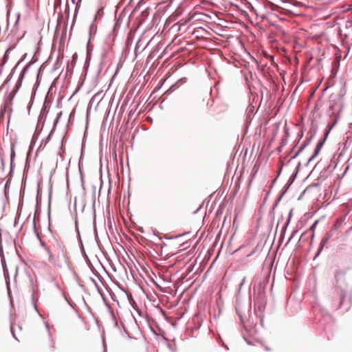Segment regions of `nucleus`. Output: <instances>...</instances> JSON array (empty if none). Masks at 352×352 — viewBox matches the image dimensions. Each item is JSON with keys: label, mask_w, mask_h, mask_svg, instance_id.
<instances>
[{"label": "nucleus", "mask_w": 352, "mask_h": 352, "mask_svg": "<svg viewBox=\"0 0 352 352\" xmlns=\"http://www.w3.org/2000/svg\"><path fill=\"white\" fill-rule=\"evenodd\" d=\"M196 38H205L210 35V33L203 28H197L192 32Z\"/></svg>", "instance_id": "f03ea898"}, {"label": "nucleus", "mask_w": 352, "mask_h": 352, "mask_svg": "<svg viewBox=\"0 0 352 352\" xmlns=\"http://www.w3.org/2000/svg\"><path fill=\"white\" fill-rule=\"evenodd\" d=\"M3 272L5 275L8 273V270L5 265H3Z\"/></svg>", "instance_id": "9b49d317"}, {"label": "nucleus", "mask_w": 352, "mask_h": 352, "mask_svg": "<svg viewBox=\"0 0 352 352\" xmlns=\"http://www.w3.org/2000/svg\"><path fill=\"white\" fill-rule=\"evenodd\" d=\"M212 27H216V28H218V25L219 24L218 23H210Z\"/></svg>", "instance_id": "9d476101"}, {"label": "nucleus", "mask_w": 352, "mask_h": 352, "mask_svg": "<svg viewBox=\"0 0 352 352\" xmlns=\"http://www.w3.org/2000/svg\"><path fill=\"white\" fill-rule=\"evenodd\" d=\"M14 91H12L11 92V94H12V97H13V96H14Z\"/></svg>", "instance_id": "ddd939ff"}, {"label": "nucleus", "mask_w": 352, "mask_h": 352, "mask_svg": "<svg viewBox=\"0 0 352 352\" xmlns=\"http://www.w3.org/2000/svg\"><path fill=\"white\" fill-rule=\"evenodd\" d=\"M194 17H196L195 21L207 22L206 18H208V16L206 14H195Z\"/></svg>", "instance_id": "20e7f679"}, {"label": "nucleus", "mask_w": 352, "mask_h": 352, "mask_svg": "<svg viewBox=\"0 0 352 352\" xmlns=\"http://www.w3.org/2000/svg\"><path fill=\"white\" fill-rule=\"evenodd\" d=\"M186 23H174L171 27H170V30H173L174 31H180L181 30V27L184 25H185Z\"/></svg>", "instance_id": "0eeeda50"}, {"label": "nucleus", "mask_w": 352, "mask_h": 352, "mask_svg": "<svg viewBox=\"0 0 352 352\" xmlns=\"http://www.w3.org/2000/svg\"><path fill=\"white\" fill-rule=\"evenodd\" d=\"M104 15V10L103 8L99 9L94 16V21H100L102 20V16Z\"/></svg>", "instance_id": "39448f33"}, {"label": "nucleus", "mask_w": 352, "mask_h": 352, "mask_svg": "<svg viewBox=\"0 0 352 352\" xmlns=\"http://www.w3.org/2000/svg\"><path fill=\"white\" fill-rule=\"evenodd\" d=\"M8 20H9L10 19V13H8Z\"/></svg>", "instance_id": "2eb2a0df"}, {"label": "nucleus", "mask_w": 352, "mask_h": 352, "mask_svg": "<svg viewBox=\"0 0 352 352\" xmlns=\"http://www.w3.org/2000/svg\"><path fill=\"white\" fill-rule=\"evenodd\" d=\"M14 155V151H12V157H13Z\"/></svg>", "instance_id": "4468645a"}, {"label": "nucleus", "mask_w": 352, "mask_h": 352, "mask_svg": "<svg viewBox=\"0 0 352 352\" xmlns=\"http://www.w3.org/2000/svg\"><path fill=\"white\" fill-rule=\"evenodd\" d=\"M49 254V261L54 266L61 267L67 263L66 249L63 243L54 239L45 248Z\"/></svg>", "instance_id": "f257e3e1"}, {"label": "nucleus", "mask_w": 352, "mask_h": 352, "mask_svg": "<svg viewBox=\"0 0 352 352\" xmlns=\"http://www.w3.org/2000/svg\"><path fill=\"white\" fill-rule=\"evenodd\" d=\"M322 144H323V142H319L316 148H315V151H314V154L312 155V156L309 159V162H311V160H314V158L318 154V153L320 152L322 146Z\"/></svg>", "instance_id": "7ed1b4c3"}, {"label": "nucleus", "mask_w": 352, "mask_h": 352, "mask_svg": "<svg viewBox=\"0 0 352 352\" xmlns=\"http://www.w3.org/2000/svg\"><path fill=\"white\" fill-rule=\"evenodd\" d=\"M73 25H74V23H72V25H71V29H72Z\"/></svg>", "instance_id": "dca6fc26"}, {"label": "nucleus", "mask_w": 352, "mask_h": 352, "mask_svg": "<svg viewBox=\"0 0 352 352\" xmlns=\"http://www.w3.org/2000/svg\"><path fill=\"white\" fill-rule=\"evenodd\" d=\"M19 20V16H18L16 22H18Z\"/></svg>", "instance_id": "f3484780"}, {"label": "nucleus", "mask_w": 352, "mask_h": 352, "mask_svg": "<svg viewBox=\"0 0 352 352\" xmlns=\"http://www.w3.org/2000/svg\"><path fill=\"white\" fill-rule=\"evenodd\" d=\"M343 276V273L342 272H336V274H335V278L336 279V280L338 281V278L341 276Z\"/></svg>", "instance_id": "6e6552de"}, {"label": "nucleus", "mask_w": 352, "mask_h": 352, "mask_svg": "<svg viewBox=\"0 0 352 352\" xmlns=\"http://www.w3.org/2000/svg\"><path fill=\"white\" fill-rule=\"evenodd\" d=\"M61 28H63V36H64L65 32L67 30V23H57L56 28V32H58Z\"/></svg>", "instance_id": "423d86ee"}, {"label": "nucleus", "mask_w": 352, "mask_h": 352, "mask_svg": "<svg viewBox=\"0 0 352 352\" xmlns=\"http://www.w3.org/2000/svg\"><path fill=\"white\" fill-rule=\"evenodd\" d=\"M96 28V27H95L93 24L91 25V29H94V28Z\"/></svg>", "instance_id": "f8f14e48"}, {"label": "nucleus", "mask_w": 352, "mask_h": 352, "mask_svg": "<svg viewBox=\"0 0 352 352\" xmlns=\"http://www.w3.org/2000/svg\"><path fill=\"white\" fill-rule=\"evenodd\" d=\"M10 50H11V48H10H10H8V49L6 50V53H5V55H4V58H7V56H8V52H9Z\"/></svg>", "instance_id": "1a4fd4ad"}]
</instances>
